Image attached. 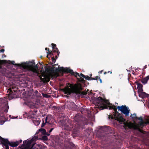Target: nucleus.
<instances>
[{
    "mask_svg": "<svg viewBox=\"0 0 149 149\" xmlns=\"http://www.w3.org/2000/svg\"><path fill=\"white\" fill-rule=\"evenodd\" d=\"M94 103L96 106L100 110H103L104 109H108L109 108V109H113L114 112L113 115H111V118L112 119H114L115 120L118 121L120 124L125 125V126L128 127L129 128H130V124L125 123V120L123 118L119 113L117 111V107L114 105L112 106H108V105H110L108 100L103 99L101 97L95 99Z\"/></svg>",
    "mask_w": 149,
    "mask_h": 149,
    "instance_id": "nucleus-1",
    "label": "nucleus"
},
{
    "mask_svg": "<svg viewBox=\"0 0 149 149\" xmlns=\"http://www.w3.org/2000/svg\"><path fill=\"white\" fill-rule=\"evenodd\" d=\"M74 120L76 124L74 125L71 124L70 125H64V129L66 130L67 132H69L70 130L72 131V134L77 135L79 132V128L81 126H83L87 125L88 123V120L84 117H82L79 116V114H77L74 118Z\"/></svg>",
    "mask_w": 149,
    "mask_h": 149,
    "instance_id": "nucleus-2",
    "label": "nucleus"
},
{
    "mask_svg": "<svg viewBox=\"0 0 149 149\" xmlns=\"http://www.w3.org/2000/svg\"><path fill=\"white\" fill-rule=\"evenodd\" d=\"M83 89L82 85L80 83L75 84L74 85L70 84L69 86L64 88L63 92L64 93L68 95H70L72 93L79 94L81 95H86L87 94V92L82 91Z\"/></svg>",
    "mask_w": 149,
    "mask_h": 149,
    "instance_id": "nucleus-3",
    "label": "nucleus"
},
{
    "mask_svg": "<svg viewBox=\"0 0 149 149\" xmlns=\"http://www.w3.org/2000/svg\"><path fill=\"white\" fill-rule=\"evenodd\" d=\"M18 65L24 69L28 70L34 73H36L37 72V69L38 67L37 65H35L34 61L33 60L29 61L28 63L19 64Z\"/></svg>",
    "mask_w": 149,
    "mask_h": 149,
    "instance_id": "nucleus-4",
    "label": "nucleus"
},
{
    "mask_svg": "<svg viewBox=\"0 0 149 149\" xmlns=\"http://www.w3.org/2000/svg\"><path fill=\"white\" fill-rule=\"evenodd\" d=\"M6 143L3 146V148H6V149H9V145L12 147H15L17 146L19 144L22 142V140L19 141H16L14 142H10L8 139H7Z\"/></svg>",
    "mask_w": 149,
    "mask_h": 149,
    "instance_id": "nucleus-5",
    "label": "nucleus"
},
{
    "mask_svg": "<svg viewBox=\"0 0 149 149\" xmlns=\"http://www.w3.org/2000/svg\"><path fill=\"white\" fill-rule=\"evenodd\" d=\"M117 108L119 111H120L126 116L129 115L130 110L129 109V108L126 107L125 105H122L121 106H118Z\"/></svg>",
    "mask_w": 149,
    "mask_h": 149,
    "instance_id": "nucleus-6",
    "label": "nucleus"
},
{
    "mask_svg": "<svg viewBox=\"0 0 149 149\" xmlns=\"http://www.w3.org/2000/svg\"><path fill=\"white\" fill-rule=\"evenodd\" d=\"M51 117H50L47 116L45 119V122H44V121H43V123L41 125V127H43L44 126L46 125L50 127H52L53 126V124L52 123L50 120Z\"/></svg>",
    "mask_w": 149,
    "mask_h": 149,
    "instance_id": "nucleus-7",
    "label": "nucleus"
},
{
    "mask_svg": "<svg viewBox=\"0 0 149 149\" xmlns=\"http://www.w3.org/2000/svg\"><path fill=\"white\" fill-rule=\"evenodd\" d=\"M100 129L108 134H112L113 135L114 134L113 129L109 126H101Z\"/></svg>",
    "mask_w": 149,
    "mask_h": 149,
    "instance_id": "nucleus-8",
    "label": "nucleus"
},
{
    "mask_svg": "<svg viewBox=\"0 0 149 149\" xmlns=\"http://www.w3.org/2000/svg\"><path fill=\"white\" fill-rule=\"evenodd\" d=\"M48 52H47V57L50 59V58L51 57L52 58V61L53 63H54L56 61V59L55 56V55H53L52 54V52L51 51L49 50V49H48Z\"/></svg>",
    "mask_w": 149,
    "mask_h": 149,
    "instance_id": "nucleus-9",
    "label": "nucleus"
},
{
    "mask_svg": "<svg viewBox=\"0 0 149 149\" xmlns=\"http://www.w3.org/2000/svg\"><path fill=\"white\" fill-rule=\"evenodd\" d=\"M36 138H33L30 140H29L26 141H24L22 145V146L24 147L25 146H28L31 147V143L34 141L36 140Z\"/></svg>",
    "mask_w": 149,
    "mask_h": 149,
    "instance_id": "nucleus-10",
    "label": "nucleus"
},
{
    "mask_svg": "<svg viewBox=\"0 0 149 149\" xmlns=\"http://www.w3.org/2000/svg\"><path fill=\"white\" fill-rule=\"evenodd\" d=\"M70 134V132H69L65 131V132L64 133V136L63 135L62 137L64 139L65 141L67 142V143H70V139L69 138Z\"/></svg>",
    "mask_w": 149,
    "mask_h": 149,
    "instance_id": "nucleus-11",
    "label": "nucleus"
},
{
    "mask_svg": "<svg viewBox=\"0 0 149 149\" xmlns=\"http://www.w3.org/2000/svg\"><path fill=\"white\" fill-rule=\"evenodd\" d=\"M9 108L8 104H5L3 107L0 109V114H3L4 112H7Z\"/></svg>",
    "mask_w": 149,
    "mask_h": 149,
    "instance_id": "nucleus-12",
    "label": "nucleus"
},
{
    "mask_svg": "<svg viewBox=\"0 0 149 149\" xmlns=\"http://www.w3.org/2000/svg\"><path fill=\"white\" fill-rule=\"evenodd\" d=\"M60 53V52L59 51L57 47H55L54 49H53V51L52 52V54H53V55H55V58H57Z\"/></svg>",
    "mask_w": 149,
    "mask_h": 149,
    "instance_id": "nucleus-13",
    "label": "nucleus"
},
{
    "mask_svg": "<svg viewBox=\"0 0 149 149\" xmlns=\"http://www.w3.org/2000/svg\"><path fill=\"white\" fill-rule=\"evenodd\" d=\"M62 68L63 69L62 70V72L63 73L68 72L70 73L71 74H73L74 73V72L72 70H70L69 68H64L63 67H62Z\"/></svg>",
    "mask_w": 149,
    "mask_h": 149,
    "instance_id": "nucleus-14",
    "label": "nucleus"
},
{
    "mask_svg": "<svg viewBox=\"0 0 149 149\" xmlns=\"http://www.w3.org/2000/svg\"><path fill=\"white\" fill-rule=\"evenodd\" d=\"M139 95L140 97H141L142 98L148 97L149 96V95L148 94L143 92V91L139 93Z\"/></svg>",
    "mask_w": 149,
    "mask_h": 149,
    "instance_id": "nucleus-15",
    "label": "nucleus"
},
{
    "mask_svg": "<svg viewBox=\"0 0 149 149\" xmlns=\"http://www.w3.org/2000/svg\"><path fill=\"white\" fill-rule=\"evenodd\" d=\"M136 84L137 86L138 93L143 91V85L140 83L138 82L136 83Z\"/></svg>",
    "mask_w": 149,
    "mask_h": 149,
    "instance_id": "nucleus-16",
    "label": "nucleus"
},
{
    "mask_svg": "<svg viewBox=\"0 0 149 149\" xmlns=\"http://www.w3.org/2000/svg\"><path fill=\"white\" fill-rule=\"evenodd\" d=\"M56 65H54L52 66L49 68H45V70L47 72H49L52 73H53L55 72V67L54 66Z\"/></svg>",
    "mask_w": 149,
    "mask_h": 149,
    "instance_id": "nucleus-17",
    "label": "nucleus"
},
{
    "mask_svg": "<svg viewBox=\"0 0 149 149\" xmlns=\"http://www.w3.org/2000/svg\"><path fill=\"white\" fill-rule=\"evenodd\" d=\"M39 132H40L43 135H46L47 136L50 135V134L48 132H46L45 129L43 128H41L39 129Z\"/></svg>",
    "mask_w": 149,
    "mask_h": 149,
    "instance_id": "nucleus-18",
    "label": "nucleus"
},
{
    "mask_svg": "<svg viewBox=\"0 0 149 149\" xmlns=\"http://www.w3.org/2000/svg\"><path fill=\"white\" fill-rule=\"evenodd\" d=\"M149 79V76L143 78L141 80V82L144 84H146Z\"/></svg>",
    "mask_w": 149,
    "mask_h": 149,
    "instance_id": "nucleus-19",
    "label": "nucleus"
},
{
    "mask_svg": "<svg viewBox=\"0 0 149 149\" xmlns=\"http://www.w3.org/2000/svg\"><path fill=\"white\" fill-rule=\"evenodd\" d=\"M58 68H56L55 69V72L57 73V76H58V72H62V70L63 69L62 68V67L59 68V66H58Z\"/></svg>",
    "mask_w": 149,
    "mask_h": 149,
    "instance_id": "nucleus-20",
    "label": "nucleus"
},
{
    "mask_svg": "<svg viewBox=\"0 0 149 149\" xmlns=\"http://www.w3.org/2000/svg\"><path fill=\"white\" fill-rule=\"evenodd\" d=\"M35 143L32 144L31 147H30L28 146H25L23 148V149H34V148H33V146L35 145Z\"/></svg>",
    "mask_w": 149,
    "mask_h": 149,
    "instance_id": "nucleus-21",
    "label": "nucleus"
},
{
    "mask_svg": "<svg viewBox=\"0 0 149 149\" xmlns=\"http://www.w3.org/2000/svg\"><path fill=\"white\" fill-rule=\"evenodd\" d=\"M6 139H5L3 138L0 136V139L1 141V144L2 145V146H3V144H5L4 143H6Z\"/></svg>",
    "mask_w": 149,
    "mask_h": 149,
    "instance_id": "nucleus-22",
    "label": "nucleus"
},
{
    "mask_svg": "<svg viewBox=\"0 0 149 149\" xmlns=\"http://www.w3.org/2000/svg\"><path fill=\"white\" fill-rule=\"evenodd\" d=\"M134 129L138 131L139 132L142 133L143 134H144V131H143L142 130L140 129L139 127L138 126H136L135 127Z\"/></svg>",
    "mask_w": 149,
    "mask_h": 149,
    "instance_id": "nucleus-23",
    "label": "nucleus"
},
{
    "mask_svg": "<svg viewBox=\"0 0 149 149\" xmlns=\"http://www.w3.org/2000/svg\"><path fill=\"white\" fill-rule=\"evenodd\" d=\"M130 117L133 120H136L137 116H136V114L135 113H134L133 114H131Z\"/></svg>",
    "mask_w": 149,
    "mask_h": 149,
    "instance_id": "nucleus-24",
    "label": "nucleus"
},
{
    "mask_svg": "<svg viewBox=\"0 0 149 149\" xmlns=\"http://www.w3.org/2000/svg\"><path fill=\"white\" fill-rule=\"evenodd\" d=\"M34 95H35L37 97H40L41 95L40 94L38 93V91H37L36 90L35 91Z\"/></svg>",
    "mask_w": 149,
    "mask_h": 149,
    "instance_id": "nucleus-25",
    "label": "nucleus"
},
{
    "mask_svg": "<svg viewBox=\"0 0 149 149\" xmlns=\"http://www.w3.org/2000/svg\"><path fill=\"white\" fill-rule=\"evenodd\" d=\"M33 123L36 125H39L40 123V121L39 120H35L33 121Z\"/></svg>",
    "mask_w": 149,
    "mask_h": 149,
    "instance_id": "nucleus-26",
    "label": "nucleus"
},
{
    "mask_svg": "<svg viewBox=\"0 0 149 149\" xmlns=\"http://www.w3.org/2000/svg\"><path fill=\"white\" fill-rule=\"evenodd\" d=\"M78 81H80L81 82L83 83H85V80L84 79L82 78H80L78 79Z\"/></svg>",
    "mask_w": 149,
    "mask_h": 149,
    "instance_id": "nucleus-27",
    "label": "nucleus"
},
{
    "mask_svg": "<svg viewBox=\"0 0 149 149\" xmlns=\"http://www.w3.org/2000/svg\"><path fill=\"white\" fill-rule=\"evenodd\" d=\"M45 135L42 137L41 139L42 140L44 141H47L48 139V138L47 136Z\"/></svg>",
    "mask_w": 149,
    "mask_h": 149,
    "instance_id": "nucleus-28",
    "label": "nucleus"
},
{
    "mask_svg": "<svg viewBox=\"0 0 149 149\" xmlns=\"http://www.w3.org/2000/svg\"><path fill=\"white\" fill-rule=\"evenodd\" d=\"M144 123H145V122L143 120H142V121H141L139 122V125L140 126H143V125Z\"/></svg>",
    "mask_w": 149,
    "mask_h": 149,
    "instance_id": "nucleus-29",
    "label": "nucleus"
},
{
    "mask_svg": "<svg viewBox=\"0 0 149 149\" xmlns=\"http://www.w3.org/2000/svg\"><path fill=\"white\" fill-rule=\"evenodd\" d=\"M8 92H9V94L13 96L12 95L13 94V93L12 91V90L10 88H9L8 89Z\"/></svg>",
    "mask_w": 149,
    "mask_h": 149,
    "instance_id": "nucleus-30",
    "label": "nucleus"
},
{
    "mask_svg": "<svg viewBox=\"0 0 149 149\" xmlns=\"http://www.w3.org/2000/svg\"><path fill=\"white\" fill-rule=\"evenodd\" d=\"M42 94L44 97L48 98V97H50V96L49 95H47L46 94H44V93H42Z\"/></svg>",
    "mask_w": 149,
    "mask_h": 149,
    "instance_id": "nucleus-31",
    "label": "nucleus"
},
{
    "mask_svg": "<svg viewBox=\"0 0 149 149\" xmlns=\"http://www.w3.org/2000/svg\"><path fill=\"white\" fill-rule=\"evenodd\" d=\"M79 73H77V72H74V73H73V74H71L72 75H74L76 77H77V76H79Z\"/></svg>",
    "mask_w": 149,
    "mask_h": 149,
    "instance_id": "nucleus-32",
    "label": "nucleus"
},
{
    "mask_svg": "<svg viewBox=\"0 0 149 149\" xmlns=\"http://www.w3.org/2000/svg\"><path fill=\"white\" fill-rule=\"evenodd\" d=\"M84 78L86 80H90V77L88 76H85V77H84Z\"/></svg>",
    "mask_w": 149,
    "mask_h": 149,
    "instance_id": "nucleus-33",
    "label": "nucleus"
},
{
    "mask_svg": "<svg viewBox=\"0 0 149 149\" xmlns=\"http://www.w3.org/2000/svg\"><path fill=\"white\" fill-rule=\"evenodd\" d=\"M52 45L53 49H54V48L55 47H56V44L54 43H52Z\"/></svg>",
    "mask_w": 149,
    "mask_h": 149,
    "instance_id": "nucleus-34",
    "label": "nucleus"
},
{
    "mask_svg": "<svg viewBox=\"0 0 149 149\" xmlns=\"http://www.w3.org/2000/svg\"><path fill=\"white\" fill-rule=\"evenodd\" d=\"M79 77H82L84 78V77H85V76L84 75V74H83L82 73H81L80 74H79Z\"/></svg>",
    "mask_w": 149,
    "mask_h": 149,
    "instance_id": "nucleus-35",
    "label": "nucleus"
},
{
    "mask_svg": "<svg viewBox=\"0 0 149 149\" xmlns=\"http://www.w3.org/2000/svg\"><path fill=\"white\" fill-rule=\"evenodd\" d=\"M11 62V64H12L13 65H17L18 66H19L18 65V64H14V63H15V61H10Z\"/></svg>",
    "mask_w": 149,
    "mask_h": 149,
    "instance_id": "nucleus-36",
    "label": "nucleus"
},
{
    "mask_svg": "<svg viewBox=\"0 0 149 149\" xmlns=\"http://www.w3.org/2000/svg\"><path fill=\"white\" fill-rule=\"evenodd\" d=\"M137 118H136V120H140L141 121H142V120H143L141 117H137Z\"/></svg>",
    "mask_w": 149,
    "mask_h": 149,
    "instance_id": "nucleus-37",
    "label": "nucleus"
},
{
    "mask_svg": "<svg viewBox=\"0 0 149 149\" xmlns=\"http://www.w3.org/2000/svg\"><path fill=\"white\" fill-rule=\"evenodd\" d=\"M99 78H100V77H99L98 76H97L95 77H94V80H97L99 79Z\"/></svg>",
    "mask_w": 149,
    "mask_h": 149,
    "instance_id": "nucleus-38",
    "label": "nucleus"
},
{
    "mask_svg": "<svg viewBox=\"0 0 149 149\" xmlns=\"http://www.w3.org/2000/svg\"><path fill=\"white\" fill-rule=\"evenodd\" d=\"M3 61L1 60L0 59V68H1V65L3 63Z\"/></svg>",
    "mask_w": 149,
    "mask_h": 149,
    "instance_id": "nucleus-39",
    "label": "nucleus"
},
{
    "mask_svg": "<svg viewBox=\"0 0 149 149\" xmlns=\"http://www.w3.org/2000/svg\"><path fill=\"white\" fill-rule=\"evenodd\" d=\"M54 129V128H51L49 131V133H50L53 130V129Z\"/></svg>",
    "mask_w": 149,
    "mask_h": 149,
    "instance_id": "nucleus-40",
    "label": "nucleus"
},
{
    "mask_svg": "<svg viewBox=\"0 0 149 149\" xmlns=\"http://www.w3.org/2000/svg\"><path fill=\"white\" fill-rule=\"evenodd\" d=\"M4 51H5L4 49H2L1 50H0V52L3 53Z\"/></svg>",
    "mask_w": 149,
    "mask_h": 149,
    "instance_id": "nucleus-41",
    "label": "nucleus"
},
{
    "mask_svg": "<svg viewBox=\"0 0 149 149\" xmlns=\"http://www.w3.org/2000/svg\"><path fill=\"white\" fill-rule=\"evenodd\" d=\"M94 80V78L90 77V80Z\"/></svg>",
    "mask_w": 149,
    "mask_h": 149,
    "instance_id": "nucleus-42",
    "label": "nucleus"
},
{
    "mask_svg": "<svg viewBox=\"0 0 149 149\" xmlns=\"http://www.w3.org/2000/svg\"><path fill=\"white\" fill-rule=\"evenodd\" d=\"M99 80L100 82V83H102V79H100V78H99Z\"/></svg>",
    "mask_w": 149,
    "mask_h": 149,
    "instance_id": "nucleus-43",
    "label": "nucleus"
},
{
    "mask_svg": "<svg viewBox=\"0 0 149 149\" xmlns=\"http://www.w3.org/2000/svg\"><path fill=\"white\" fill-rule=\"evenodd\" d=\"M147 68V65H145L144 67V68H143V69H145L146 68Z\"/></svg>",
    "mask_w": 149,
    "mask_h": 149,
    "instance_id": "nucleus-44",
    "label": "nucleus"
},
{
    "mask_svg": "<svg viewBox=\"0 0 149 149\" xmlns=\"http://www.w3.org/2000/svg\"><path fill=\"white\" fill-rule=\"evenodd\" d=\"M102 71H103V70H102L101 71H99L98 72L100 73L101 74V73H102Z\"/></svg>",
    "mask_w": 149,
    "mask_h": 149,
    "instance_id": "nucleus-45",
    "label": "nucleus"
},
{
    "mask_svg": "<svg viewBox=\"0 0 149 149\" xmlns=\"http://www.w3.org/2000/svg\"><path fill=\"white\" fill-rule=\"evenodd\" d=\"M109 72H110V73H111H111H112V72H111V71H108V72H107V73H109Z\"/></svg>",
    "mask_w": 149,
    "mask_h": 149,
    "instance_id": "nucleus-46",
    "label": "nucleus"
},
{
    "mask_svg": "<svg viewBox=\"0 0 149 149\" xmlns=\"http://www.w3.org/2000/svg\"><path fill=\"white\" fill-rule=\"evenodd\" d=\"M107 73V72H104V74H106Z\"/></svg>",
    "mask_w": 149,
    "mask_h": 149,
    "instance_id": "nucleus-47",
    "label": "nucleus"
},
{
    "mask_svg": "<svg viewBox=\"0 0 149 149\" xmlns=\"http://www.w3.org/2000/svg\"><path fill=\"white\" fill-rule=\"evenodd\" d=\"M48 49H49V48H45V50H47V51H48Z\"/></svg>",
    "mask_w": 149,
    "mask_h": 149,
    "instance_id": "nucleus-48",
    "label": "nucleus"
},
{
    "mask_svg": "<svg viewBox=\"0 0 149 149\" xmlns=\"http://www.w3.org/2000/svg\"><path fill=\"white\" fill-rule=\"evenodd\" d=\"M42 56H40V58H42Z\"/></svg>",
    "mask_w": 149,
    "mask_h": 149,
    "instance_id": "nucleus-49",
    "label": "nucleus"
},
{
    "mask_svg": "<svg viewBox=\"0 0 149 149\" xmlns=\"http://www.w3.org/2000/svg\"><path fill=\"white\" fill-rule=\"evenodd\" d=\"M3 56L5 57H6V55H5V54H3Z\"/></svg>",
    "mask_w": 149,
    "mask_h": 149,
    "instance_id": "nucleus-50",
    "label": "nucleus"
},
{
    "mask_svg": "<svg viewBox=\"0 0 149 149\" xmlns=\"http://www.w3.org/2000/svg\"><path fill=\"white\" fill-rule=\"evenodd\" d=\"M81 113H82V114L83 113H82V111H81Z\"/></svg>",
    "mask_w": 149,
    "mask_h": 149,
    "instance_id": "nucleus-51",
    "label": "nucleus"
},
{
    "mask_svg": "<svg viewBox=\"0 0 149 149\" xmlns=\"http://www.w3.org/2000/svg\"><path fill=\"white\" fill-rule=\"evenodd\" d=\"M92 74H91V75H90V76L91 77L92 76Z\"/></svg>",
    "mask_w": 149,
    "mask_h": 149,
    "instance_id": "nucleus-52",
    "label": "nucleus"
},
{
    "mask_svg": "<svg viewBox=\"0 0 149 149\" xmlns=\"http://www.w3.org/2000/svg\"><path fill=\"white\" fill-rule=\"evenodd\" d=\"M111 116V115H110V116H109V117H110Z\"/></svg>",
    "mask_w": 149,
    "mask_h": 149,
    "instance_id": "nucleus-53",
    "label": "nucleus"
},
{
    "mask_svg": "<svg viewBox=\"0 0 149 149\" xmlns=\"http://www.w3.org/2000/svg\"><path fill=\"white\" fill-rule=\"evenodd\" d=\"M0 144H1V143H0Z\"/></svg>",
    "mask_w": 149,
    "mask_h": 149,
    "instance_id": "nucleus-54",
    "label": "nucleus"
},
{
    "mask_svg": "<svg viewBox=\"0 0 149 149\" xmlns=\"http://www.w3.org/2000/svg\"><path fill=\"white\" fill-rule=\"evenodd\" d=\"M37 112V111H35V112Z\"/></svg>",
    "mask_w": 149,
    "mask_h": 149,
    "instance_id": "nucleus-55",
    "label": "nucleus"
},
{
    "mask_svg": "<svg viewBox=\"0 0 149 149\" xmlns=\"http://www.w3.org/2000/svg\"><path fill=\"white\" fill-rule=\"evenodd\" d=\"M5 148V149H6V148ZM3 149L2 148V149Z\"/></svg>",
    "mask_w": 149,
    "mask_h": 149,
    "instance_id": "nucleus-56",
    "label": "nucleus"
}]
</instances>
